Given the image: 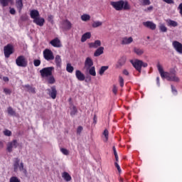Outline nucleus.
I'll use <instances>...</instances> for the list:
<instances>
[{
    "mask_svg": "<svg viewBox=\"0 0 182 182\" xmlns=\"http://www.w3.org/2000/svg\"><path fill=\"white\" fill-rule=\"evenodd\" d=\"M13 168L14 173H18V171L19 170V171H21V174L24 177H28V171L26 170L23 162L21 161L19 158H14L13 159Z\"/></svg>",
    "mask_w": 182,
    "mask_h": 182,
    "instance_id": "1",
    "label": "nucleus"
},
{
    "mask_svg": "<svg viewBox=\"0 0 182 182\" xmlns=\"http://www.w3.org/2000/svg\"><path fill=\"white\" fill-rule=\"evenodd\" d=\"M157 69L161 75V77L166 79L169 82H180V78L177 77L176 75H171L170 73L167 72H164L163 70V67L160 65V63L157 64Z\"/></svg>",
    "mask_w": 182,
    "mask_h": 182,
    "instance_id": "2",
    "label": "nucleus"
},
{
    "mask_svg": "<svg viewBox=\"0 0 182 182\" xmlns=\"http://www.w3.org/2000/svg\"><path fill=\"white\" fill-rule=\"evenodd\" d=\"M110 5L113 7L116 11H122V9H130L129 6V3L127 1H124L122 0L118 1H112Z\"/></svg>",
    "mask_w": 182,
    "mask_h": 182,
    "instance_id": "3",
    "label": "nucleus"
},
{
    "mask_svg": "<svg viewBox=\"0 0 182 182\" xmlns=\"http://www.w3.org/2000/svg\"><path fill=\"white\" fill-rule=\"evenodd\" d=\"M131 63L132 66L138 71V72H141V67L143 68H147V63H144L142 60H135L134 61L131 60Z\"/></svg>",
    "mask_w": 182,
    "mask_h": 182,
    "instance_id": "4",
    "label": "nucleus"
},
{
    "mask_svg": "<svg viewBox=\"0 0 182 182\" xmlns=\"http://www.w3.org/2000/svg\"><path fill=\"white\" fill-rule=\"evenodd\" d=\"M16 64L20 68H26L28 66V60L23 55L18 56L16 60Z\"/></svg>",
    "mask_w": 182,
    "mask_h": 182,
    "instance_id": "5",
    "label": "nucleus"
},
{
    "mask_svg": "<svg viewBox=\"0 0 182 182\" xmlns=\"http://www.w3.org/2000/svg\"><path fill=\"white\" fill-rule=\"evenodd\" d=\"M55 68L53 67H48L44 68L40 70L41 75L43 77H49L50 75H52V71L54 70Z\"/></svg>",
    "mask_w": 182,
    "mask_h": 182,
    "instance_id": "6",
    "label": "nucleus"
},
{
    "mask_svg": "<svg viewBox=\"0 0 182 182\" xmlns=\"http://www.w3.org/2000/svg\"><path fill=\"white\" fill-rule=\"evenodd\" d=\"M43 58L46 60H53L55 56H53V52L49 49H46L43 51Z\"/></svg>",
    "mask_w": 182,
    "mask_h": 182,
    "instance_id": "7",
    "label": "nucleus"
},
{
    "mask_svg": "<svg viewBox=\"0 0 182 182\" xmlns=\"http://www.w3.org/2000/svg\"><path fill=\"white\" fill-rule=\"evenodd\" d=\"M4 52L6 58H9V56L14 53V46L11 44H8L4 47Z\"/></svg>",
    "mask_w": 182,
    "mask_h": 182,
    "instance_id": "8",
    "label": "nucleus"
},
{
    "mask_svg": "<svg viewBox=\"0 0 182 182\" xmlns=\"http://www.w3.org/2000/svg\"><path fill=\"white\" fill-rule=\"evenodd\" d=\"M18 146H19L18 141L16 139H14L12 141L9 142L7 144V151H9V153H12V149L14 148L16 149V147H18Z\"/></svg>",
    "mask_w": 182,
    "mask_h": 182,
    "instance_id": "9",
    "label": "nucleus"
},
{
    "mask_svg": "<svg viewBox=\"0 0 182 182\" xmlns=\"http://www.w3.org/2000/svg\"><path fill=\"white\" fill-rule=\"evenodd\" d=\"M173 47L178 53L182 54V44L178 41H173L172 43Z\"/></svg>",
    "mask_w": 182,
    "mask_h": 182,
    "instance_id": "10",
    "label": "nucleus"
},
{
    "mask_svg": "<svg viewBox=\"0 0 182 182\" xmlns=\"http://www.w3.org/2000/svg\"><path fill=\"white\" fill-rule=\"evenodd\" d=\"M47 90L48 92L49 96H50L52 99H56V95H58L56 87L53 86L50 87V89H48Z\"/></svg>",
    "mask_w": 182,
    "mask_h": 182,
    "instance_id": "11",
    "label": "nucleus"
},
{
    "mask_svg": "<svg viewBox=\"0 0 182 182\" xmlns=\"http://www.w3.org/2000/svg\"><path fill=\"white\" fill-rule=\"evenodd\" d=\"M75 76L77 79V80H80V82H83L86 77H85V74L82 73V71L77 70L75 71Z\"/></svg>",
    "mask_w": 182,
    "mask_h": 182,
    "instance_id": "12",
    "label": "nucleus"
},
{
    "mask_svg": "<svg viewBox=\"0 0 182 182\" xmlns=\"http://www.w3.org/2000/svg\"><path fill=\"white\" fill-rule=\"evenodd\" d=\"M50 43L54 48H60V47H62V44L60 43V40H59V38H55L53 40H52L50 42Z\"/></svg>",
    "mask_w": 182,
    "mask_h": 182,
    "instance_id": "13",
    "label": "nucleus"
},
{
    "mask_svg": "<svg viewBox=\"0 0 182 182\" xmlns=\"http://www.w3.org/2000/svg\"><path fill=\"white\" fill-rule=\"evenodd\" d=\"M33 23H36V25H38V26H43L45 24V18L38 17L35 20H33Z\"/></svg>",
    "mask_w": 182,
    "mask_h": 182,
    "instance_id": "14",
    "label": "nucleus"
},
{
    "mask_svg": "<svg viewBox=\"0 0 182 182\" xmlns=\"http://www.w3.org/2000/svg\"><path fill=\"white\" fill-rule=\"evenodd\" d=\"M85 68L86 69H90V68H93V60L92 58L87 57L85 62Z\"/></svg>",
    "mask_w": 182,
    "mask_h": 182,
    "instance_id": "15",
    "label": "nucleus"
},
{
    "mask_svg": "<svg viewBox=\"0 0 182 182\" xmlns=\"http://www.w3.org/2000/svg\"><path fill=\"white\" fill-rule=\"evenodd\" d=\"M144 26H146V28H149V29H151L152 31H154L156 29V24L153 23L152 21H146L143 23Z\"/></svg>",
    "mask_w": 182,
    "mask_h": 182,
    "instance_id": "16",
    "label": "nucleus"
},
{
    "mask_svg": "<svg viewBox=\"0 0 182 182\" xmlns=\"http://www.w3.org/2000/svg\"><path fill=\"white\" fill-rule=\"evenodd\" d=\"M30 16L34 21L37 19V18H39L41 16L38 10H31L30 12Z\"/></svg>",
    "mask_w": 182,
    "mask_h": 182,
    "instance_id": "17",
    "label": "nucleus"
},
{
    "mask_svg": "<svg viewBox=\"0 0 182 182\" xmlns=\"http://www.w3.org/2000/svg\"><path fill=\"white\" fill-rule=\"evenodd\" d=\"M16 6L19 14H21L22 9L23 8V3L22 2V0H16Z\"/></svg>",
    "mask_w": 182,
    "mask_h": 182,
    "instance_id": "18",
    "label": "nucleus"
},
{
    "mask_svg": "<svg viewBox=\"0 0 182 182\" xmlns=\"http://www.w3.org/2000/svg\"><path fill=\"white\" fill-rule=\"evenodd\" d=\"M132 42H133V38L124 37V38H122V45H130V43H132Z\"/></svg>",
    "mask_w": 182,
    "mask_h": 182,
    "instance_id": "19",
    "label": "nucleus"
},
{
    "mask_svg": "<svg viewBox=\"0 0 182 182\" xmlns=\"http://www.w3.org/2000/svg\"><path fill=\"white\" fill-rule=\"evenodd\" d=\"M102 45V42L100 40L95 41L94 43H90L89 46L90 48H94L96 49L97 48H99Z\"/></svg>",
    "mask_w": 182,
    "mask_h": 182,
    "instance_id": "20",
    "label": "nucleus"
},
{
    "mask_svg": "<svg viewBox=\"0 0 182 182\" xmlns=\"http://www.w3.org/2000/svg\"><path fill=\"white\" fill-rule=\"evenodd\" d=\"M55 63L57 66V68H61L62 67V58H60V55H57L55 58Z\"/></svg>",
    "mask_w": 182,
    "mask_h": 182,
    "instance_id": "21",
    "label": "nucleus"
},
{
    "mask_svg": "<svg viewBox=\"0 0 182 182\" xmlns=\"http://www.w3.org/2000/svg\"><path fill=\"white\" fill-rule=\"evenodd\" d=\"M92 34L90 32H87L82 36L81 42H86L87 39H90Z\"/></svg>",
    "mask_w": 182,
    "mask_h": 182,
    "instance_id": "22",
    "label": "nucleus"
},
{
    "mask_svg": "<svg viewBox=\"0 0 182 182\" xmlns=\"http://www.w3.org/2000/svg\"><path fill=\"white\" fill-rule=\"evenodd\" d=\"M104 50H105V48H103V47L98 48L95 50V52L94 53V56L97 57V56H100V55H103Z\"/></svg>",
    "mask_w": 182,
    "mask_h": 182,
    "instance_id": "23",
    "label": "nucleus"
},
{
    "mask_svg": "<svg viewBox=\"0 0 182 182\" xmlns=\"http://www.w3.org/2000/svg\"><path fill=\"white\" fill-rule=\"evenodd\" d=\"M62 177L67 182H69L72 180V176H70V175L68 172H63L62 173Z\"/></svg>",
    "mask_w": 182,
    "mask_h": 182,
    "instance_id": "24",
    "label": "nucleus"
},
{
    "mask_svg": "<svg viewBox=\"0 0 182 182\" xmlns=\"http://www.w3.org/2000/svg\"><path fill=\"white\" fill-rule=\"evenodd\" d=\"M166 23H168V26H173V28L178 26V23L176 21L171 19L166 20Z\"/></svg>",
    "mask_w": 182,
    "mask_h": 182,
    "instance_id": "25",
    "label": "nucleus"
},
{
    "mask_svg": "<svg viewBox=\"0 0 182 182\" xmlns=\"http://www.w3.org/2000/svg\"><path fill=\"white\" fill-rule=\"evenodd\" d=\"M47 82L50 85H53L56 80H55V77H53L51 74L50 76L47 77Z\"/></svg>",
    "mask_w": 182,
    "mask_h": 182,
    "instance_id": "26",
    "label": "nucleus"
},
{
    "mask_svg": "<svg viewBox=\"0 0 182 182\" xmlns=\"http://www.w3.org/2000/svg\"><path fill=\"white\" fill-rule=\"evenodd\" d=\"M87 70H88L91 76H96V68H95V66L91 67L89 69H87Z\"/></svg>",
    "mask_w": 182,
    "mask_h": 182,
    "instance_id": "27",
    "label": "nucleus"
},
{
    "mask_svg": "<svg viewBox=\"0 0 182 182\" xmlns=\"http://www.w3.org/2000/svg\"><path fill=\"white\" fill-rule=\"evenodd\" d=\"M7 112L10 116H16V112L14 110V108L9 107L7 108Z\"/></svg>",
    "mask_w": 182,
    "mask_h": 182,
    "instance_id": "28",
    "label": "nucleus"
},
{
    "mask_svg": "<svg viewBox=\"0 0 182 182\" xmlns=\"http://www.w3.org/2000/svg\"><path fill=\"white\" fill-rule=\"evenodd\" d=\"M24 87L27 88V92H28V93H36L35 87H31L29 85H25Z\"/></svg>",
    "mask_w": 182,
    "mask_h": 182,
    "instance_id": "29",
    "label": "nucleus"
},
{
    "mask_svg": "<svg viewBox=\"0 0 182 182\" xmlns=\"http://www.w3.org/2000/svg\"><path fill=\"white\" fill-rule=\"evenodd\" d=\"M66 70L68 72V73H73V70H75V68L73 66H72L71 63H68L66 66Z\"/></svg>",
    "mask_w": 182,
    "mask_h": 182,
    "instance_id": "30",
    "label": "nucleus"
},
{
    "mask_svg": "<svg viewBox=\"0 0 182 182\" xmlns=\"http://www.w3.org/2000/svg\"><path fill=\"white\" fill-rule=\"evenodd\" d=\"M103 25V22L102 21H94L92 24V28H99V26H102Z\"/></svg>",
    "mask_w": 182,
    "mask_h": 182,
    "instance_id": "31",
    "label": "nucleus"
},
{
    "mask_svg": "<svg viewBox=\"0 0 182 182\" xmlns=\"http://www.w3.org/2000/svg\"><path fill=\"white\" fill-rule=\"evenodd\" d=\"M134 52H135V53L136 55H138L139 56H140L144 53V50L143 49H140V48H134Z\"/></svg>",
    "mask_w": 182,
    "mask_h": 182,
    "instance_id": "32",
    "label": "nucleus"
},
{
    "mask_svg": "<svg viewBox=\"0 0 182 182\" xmlns=\"http://www.w3.org/2000/svg\"><path fill=\"white\" fill-rule=\"evenodd\" d=\"M9 2H11V0H0V4L2 6H8L9 5Z\"/></svg>",
    "mask_w": 182,
    "mask_h": 182,
    "instance_id": "33",
    "label": "nucleus"
},
{
    "mask_svg": "<svg viewBox=\"0 0 182 182\" xmlns=\"http://www.w3.org/2000/svg\"><path fill=\"white\" fill-rule=\"evenodd\" d=\"M108 69H109V66L101 67V68L100 69V71H99L100 75L102 76V75H103V73H105V72H106V70Z\"/></svg>",
    "mask_w": 182,
    "mask_h": 182,
    "instance_id": "34",
    "label": "nucleus"
},
{
    "mask_svg": "<svg viewBox=\"0 0 182 182\" xmlns=\"http://www.w3.org/2000/svg\"><path fill=\"white\" fill-rule=\"evenodd\" d=\"M81 19H82V21H84V22H86L87 21L90 20V16L89 14H83L81 16Z\"/></svg>",
    "mask_w": 182,
    "mask_h": 182,
    "instance_id": "35",
    "label": "nucleus"
},
{
    "mask_svg": "<svg viewBox=\"0 0 182 182\" xmlns=\"http://www.w3.org/2000/svg\"><path fill=\"white\" fill-rule=\"evenodd\" d=\"M124 63H126V58H122L121 59L119 60L117 66H123Z\"/></svg>",
    "mask_w": 182,
    "mask_h": 182,
    "instance_id": "36",
    "label": "nucleus"
},
{
    "mask_svg": "<svg viewBox=\"0 0 182 182\" xmlns=\"http://www.w3.org/2000/svg\"><path fill=\"white\" fill-rule=\"evenodd\" d=\"M76 113H77V109H76V107L73 106L70 114L71 116H75Z\"/></svg>",
    "mask_w": 182,
    "mask_h": 182,
    "instance_id": "37",
    "label": "nucleus"
},
{
    "mask_svg": "<svg viewBox=\"0 0 182 182\" xmlns=\"http://www.w3.org/2000/svg\"><path fill=\"white\" fill-rule=\"evenodd\" d=\"M61 153L64 154L65 156H69V151L65 148H61L60 149Z\"/></svg>",
    "mask_w": 182,
    "mask_h": 182,
    "instance_id": "38",
    "label": "nucleus"
},
{
    "mask_svg": "<svg viewBox=\"0 0 182 182\" xmlns=\"http://www.w3.org/2000/svg\"><path fill=\"white\" fill-rule=\"evenodd\" d=\"M103 134L105 137V141H107V140H109V131H107V129H105Z\"/></svg>",
    "mask_w": 182,
    "mask_h": 182,
    "instance_id": "39",
    "label": "nucleus"
},
{
    "mask_svg": "<svg viewBox=\"0 0 182 182\" xmlns=\"http://www.w3.org/2000/svg\"><path fill=\"white\" fill-rule=\"evenodd\" d=\"M9 182H21V180H19V178H18V177H16V176H12L10 178Z\"/></svg>",
    "mask_w": 182,
    "mask_h": 182,
    "instance_id": "40",
    "label": "nucleus"
},
{
    "mask_svg": "<svg viewBox=\"0 0 182 182\" xmlns=\"http://www.w3.org/2000/svg\"><path fill=\"white\" fill-rule=\"evenodd\" d=\"M64 25L66 26L67 29H70L72 28V23L69 21H65Z\"/></svg>",
    "mask_w": 182,
    "mask_h": 182,
    "instance_id": "41",
    "label": "nucleus"
},
{
    "mask_svg": "<svg viewBox=\"0 0 182 182\" xmlns=\"http://www.w3.org/2000/svg\"><path fill=\"white\" fill-rule=\"evenodd\" d=\"M159 29L161 32H167V27H166V26H164V24H161L159 26Z\"/></svg>",
    "mask_w": 182,
    "mask_h": 182,
    "instance_id": "42",
    "label": "nucleus"
},
{
    "mask_svg": "<svg viewBox=\"0 0 182 182\" xmlns=\"http://www.w3.org/2000/svg\"><path fill=\"white\" fill-rule=\"evenodd\" d=\"M119 85H120L121 87H123V86H124V80L123 79V77H122V76H119Z\"/></svg>",
    "mask_w": 182,
    "mask_h": 182,
    "instance_id": "43",
    "label": "nucleus"
},
{
    "mask_svg": "<svg viewBox=\"0 0 182 182\" xmlns=\"http://www.w3.org/2000/svg\"><path fill=\"white\" fill-rule=\"evenodd\" d=\"M141 2L142 5H150L151 2H150V0H141Z\"/></svg>",
    "mask_w": 182,
    "mask_h": 182,
    "instance_id": "44",
    "label": "nucleus"
},
{
    "mask_svg": "<svg viewBox=\"0 0 182 182\" xmlns=\"http://www.w3.org/2000/svg\"><path fill=\"white\" fill-rule=\"evenodd\" d=\"M33 65H34V66L38 68V66H39L41 65V60H34Z\"/></svg>",
    "mask_w": 182,
    "mask_h": 182,
    "instance_id": "45",
    "label": "nucleus"
},
{
    "mask_svg": "<svg viewBox=\"0 0 182 182\" xmlns=\"http://www.w3.org/2000/svg\"><path fill=\"white\" fill-rule=\"evenodd\" d=\"M4 92L5 93V95H11V93H12V91L10 89L4 88Z\"/></svg>",
    "mask_w": 182,
    "mask_h": 182,
    "instance_id": "46",
    "label": "nucleus"
},
{
    "mask_svg": "<svg viewBox=\"0 0 182 182\" xmlns=\"http://www.w3.org/2000/svg\"><path fill=\"white\" fill-rule=\"evenodd\" d=\"M4 136H11L12 134V132L8 129H6L4 132Z\"/></svg>",
    "mask_w": 182,
    "mask_h": 182,
    "instance_id": "47",
    "label": "nucleus"
},
{
    "mask_svg": "<svg viewBox=\"0 0 182 182\" xmlns=\"http://www.w3.org/2000/svg\"><path fill=\"white\" fill-rule=\"evenodd\" d=\"M114 166L117 168L119 173H122V168H120V166L119 165V164H117V162L114 163Z\"/></svg>",
    "mask_w": 182,
    "mask_h": 182,
    "instance_id": "48",
    "label": "nucleus"
},
{
    "mask_svg": "<svg viewBox=\"0 0 182 182\" xmlns=\"http://www.w3.org/2000/svg\"><path fill=\"white\" fill-rule=\"evenodd\" d=\"M171 90H172V93H173V95H177V90L176 89V87H174V86L171 85Z\"/></svg>",
    "mask_w": 182,
    "mask_h": 182,
    "instance_id": "49",
    "label": "nucleus"
},
{
    "mask_svg": "<svg viewBox=\"0 0 182 182\" xmlns=\"http://www.w3.org/2000/svg\"><path fill=\"white\" fill-rule=\"evenodd\" d=\"M10 14L11 15H15L16 14V11L14 8H10Z\"/></svg>",
    "mask_w": 182,
    "mask_h": 182,
    "instance_id": "50",
    "label": "nucleus"
},
{
    "mask_svg": "<svg viewBox=\"0 0 182 182\" xmlns=\"http://www.w3.org/2000/svg\"><path fill=\"white\" fill-rule=\"evenodd\" d=\"M164 2H166V4H174V0H162Z\"/></svg>",
    "mask_w": 182,
    "mask_h": 182,
    "instance_id": "51",
    "label": "nucleus"
},
{
    "mask_svg": "<svg viewBox=\"0 0 182 182\" xmlns=\"http://www.w3.org/2000/svg\"><path fill=\"white\" fill-rule=\"evenodd\" d=\"M112 92L114 95L117 94V87H116V85H113Z\"/></svg>",
    "mask_w": 182,
    "mask_h": 182,
    "instance_id": "52",
    "label": "nucleus"
},
{
    "mask_svg": "<svg viewBox=\"0 0 182 182\" xmlns=\"http://www.w3.org/2000/svg\"><path fill=\"white\" fill-rule=\"evenodd\" d=\"M82 130H83V127H78L77 129V134H80V133H82Z\"/></svg>",
    "mask_w": 182,
    "mask_h": 182,
    "instance_id": "53",
    "label": "nucleus"
},
{
    "mask_svg": "<svg viewBox=\"0 0 182 182\" xmlns=\"http://www.w3.org/2000/svg\"><path fill=\"white\" fill-rule=\"evenodd\" d=\"M153 9H154L153 6H150L146 9H145V12H150V11H153Z\"/></svg>",
    "mask_w": 182,
    "mask_h": 182,
    "instance_id": "54",
    "label": "nucleus"
},
{
    "mask_svg": "<svg viewBox=\"0 0 182 182\" xmlns=\"http://www.w3.org/2000/svg\"><path fill=\"white\" fill-rule=\"evenodd\" d=\"M178 9H179V14H181L182 16V3H181L178 7Z\"/></svg>",
    "mask_w": 182,
    "mask_h": 182,
    "instance_id": "55",
    "label": "nucleus"
},
{
    "mask_svg": "<svg viewBox=\"0 0 182 182\" xmlns=\"http://www.w3.org/2000/svg\"><path fill=\"white\" fill-rule=\"evenodd\" d=\"M169 75H176V70L174 69H171L170 72L168 73Z\"/></svg>",
    "mask_w": 182,
    "mask_h": 182,
    "instance_id": "56",
    "label": "nucleus"
},
{
    "mask_svg": "<svg viewBox=\"0 0 182 182\" xmlns=\"http://www.w3.org/2000/svg\"><path fill=\"white\" fill-rule=\"evenodd\" d=\"M112 150L114 151V156L117 155V151H116V146H113Z\"/></svg>",
    "mask_w": 182,
    "mask_h": 182,
    "instance_id": "57",
    "label": "nucleus"
},
{
    "mask_svg": "<svg viewBox=\"0 0 182 182\" xmlns=\"http://www.w3.org/2000/svg\"><path fill=\"white\" fill-rule=\"evenodd\" d=\"M3 80H4V82H9V78L8 77H3Z\"/></svg>",
    "mask_w": 182,
    "mask_h": 182,
    "instance_id": "58",
    "label": "nucleus"
},
{
    "mask_svg": "<svg viewBox=\"0 0 182 182\" xmlns=\"http://www.w3.org/2000/svg\"><path fill=\"white\" fill-rule=\"evenodd\" d=\"M123 73L126 75V76L129 75V71H127V70H124Z\"/></svg>",
    "mask_w": 182,
    "mask_h": 182,
    "instance_id": "59",
    "label": "nucleus"
},
{
    "mask_svg": "<svg viewBox=\"0 0 182 182\" xmlns=\"http://www.w3.org/2000/svg\"><path fill=\"white\" fill-rule=\"evenodd\" d=\"M156 82H157L158 86H160V77H156Z\"/></svg>",
    "mask_w": 182,
    "mask_h": 182,
    "instance_id": "60",
    "label": "nucleus"
},
{
    "mask_svg": "<svg viewBox=\"0 0 182 182\" xmlns=\"http://www.w3.org/2000/svg\"><path fill=\"white\" fill-rule=\"evenodd\" d=\"M52 19H53V16L49 15L48 16V21H52Z\"/></svg>",
    "mask_w": 182,
    "mask_h": 182,
    "instance_id": "61",
    "label": "nucleus"
},
{
    "mask_svg": "<svg viewBox=\"0 0 182 182\" xmlns=\"http://www.w3.org/2000/svg\"><path fill=\"white\" fill-rule=\"evenodd\" d=\"M115 156V160L116 161H119V156L117 154V155H114Z\"/></svg>",
    "mask_w": 182,
    "mask_h": 182,
    "instance_id": "62",
    "label": "nucleus"
},
{
    "mask_svg": "<svg viewBox=\"0 0 182 182\" xmlns=\"http://www.w3.org/2000/svg\"><path fill=\"white\" fill-rule=\"evenodd\" d=\"M0 147H4V143L0 141Z\"/></svg>",
    "mask_w": 182,
    "mask_h": 182,
    "instance_id": "63",
    "label": "nucleus"
},
{
    "mask_svg": "<svg viewBox=\"0 0 182 182\" xmlns=\"http://www.w3.org/2000/svg\"><path fill=\"white\" fill-rule=\"evenodd\" d=\"M96 120H97V118H96V116L94 117V123H96Z\"/></svg>",
    "mask_w": 182,
    "mask_h": 182,
    "instance_id": "64",
    "label": "nucleus"
}]
</instances>
